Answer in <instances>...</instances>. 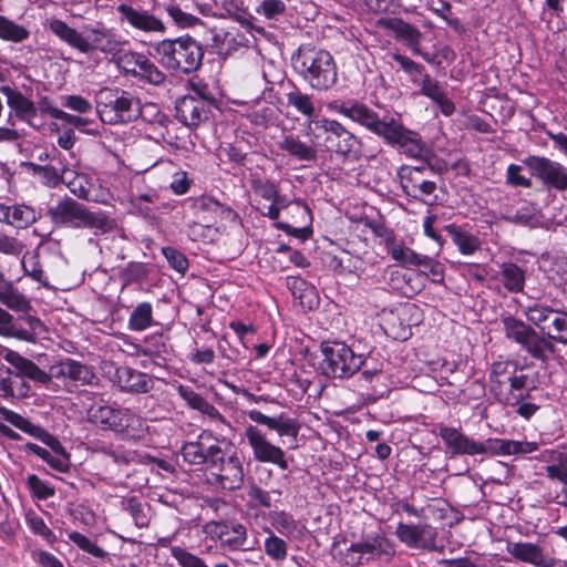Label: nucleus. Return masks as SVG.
Wrapping results in <instances>:
<instances>
[{
  "instance_id": "17",
  "label": "nucleus",
  "mask_w": 567,
  "mask_h": 567,
  "mask_svg": "<svg viewBox=\"0 0 567 567\" xmlns=\"http://www.w3.org/2000/svg\"><path fill=\"white\" fill-rule=\"evenodd\" d=\"M245 436L252 450V455L256 461L275 464L280 470L288 468V462L285 457V452L282 449L270 443L267 440L266 434L262 433L257 426L248 425L245 430Z\"/></svg>"
},
{
  "instance_id": "57",
  "label": "nucleus",
  "mask_w": 567,
  "mask_h": 567,
  "mask_svg": "<svg viewBox=\"0 0 567 567\" xmlns=\"http://www.w3.org/2000/svg\"><path fill=\"white\" fill-rule=\"evenodd\" d=\"M270 519L275 528L284 535H292L297 530V522L293 517L284 512H272L270 514Z\"/></svg>"
},
{
  "instance_id": "35",
  "label": "nucleus",
  "mask_w": 567,
  "mask_h": 567,
  "mask_svg": "<svg viewBox=\"0 0 567 567\" xmlns=\"http://www.w3.org/2000/svg\"><path fill=\"white\" fill-rule=\"evenodd\" d=\"M0 92L7 96L8 105L16 111L18 117L31 120L37 116L34 103L25 97L21 92L10 86H1Z\"/></svg>"
},
{
  "instance_id": "16",
  "label": "nucleus",
  "mask_w": 567,
  "mask_h": 567,
  "mask_svg": "<svg viewBox=\"0 0 567 567\" xmlns=\"http://www.w3.org/2000/svg\"><path fill=\"white\" fill-rule=\"evenodd\" d=\"M212 439V433L204 431L197 441L185 443L181 451L183 460L190 465H206L207 468L210 464H216L220 460V447L224 443L217 440L210 443Z\"/></svg>"
},
{
  "instance_id": "32",
  "label": "nucleus",
  "mask_w": 567,
  "mask_h": 567,
  "mask_svg": "<svg viewBox=\"0 0 567 567\" xmlns=\"http://www.w3.org/2000/svg\"><path fill=\"white\" fill-rule=\"evenodd\" d=\"M0 303L16 312H28L32 308L27 296L7 279L0 282Z\"/></svg>"
},
{
  "instance_id": "55",
  "label": "nucleus",
  "mask_w": 567,
  "mask_h": 567,
  "mask_svg": "<svg viewBox=\"0 0 567 567\" xmlns=\"http://www.w3.org/2000/svg\"><path fill=\"white\" fill-rule=\"evenodd\" d=\"M137 79L146 81L153 85H161L165 82L166 75L145 56Z\"/></svg>"
},
{
  "instance_id": "15",
  "label": "nucleus",
  "mask_w": 567,
  "mask_h": 567,
  "mask_svg": "<svg viewBox=\"0 0 567 567\" xmlns=\"http://www.w3.org/2000/svg\"><path fill=\"white\" fill-rule=\"evenodd\" d=\"M86 417L90 423L102 430L123 432L132 424L134 414L128 409H116L97 402L87 409Z\"/></svg>"
},
{
  "instance_id": "7",
  "label": "nucleus",
  "mask_w": 567,
  "mask_h": 567,
  "mask_svg": "<svg viewBox=\"0 0 567 567\" xmlns=\"http://www.w3.org/2000/svg\"><path fill=\"white\" fill-rule=\"evenodd\" d=\"M502 324L505 337L519 344L533 359L545 363L554 354V343L533 326L514 316L503 317Z\"/></svg>"
},
{
  "instance_id": "9",
  "label": "nucleus",
  "mask_w": 567,
  "mask_h": 567,
  "mask_svg": "<svg viewBox=\"0 0 567 567\" xmlns=\"http://www.w3.org/2000/svg\"><path fill=\"white\" fill-rule=\"evenodd\" d=\"M308 135L312 142H318L324 134V144L328 151L340 155H349L358 148L359 138L340 122L330 118H316L307 124Z\"/></svg>"
},
{
  "instance_id": "49",
  "label": "nucleus",
  "mask_w": 567,
  "mask_h": 567,
  "mask_svg": "<svg viewBox=\"0 0 567 567\" xmlns=\"http://www.w3.org/2000/svg\"><path fill=\"white\" fill-rule=\"evenodd\" d=\"M137 355L162 358L166 351L165 338L162 333H155L145 339L144 344L134 346Z\"/></svg>"
},
{
  "instance_id": "41",
  "label": "nucleus",
  "mask_w": 567,
  "mask_h": 567,
  "mask_svg": "<svg viewBox=\"0 0 567 567\" xmlns=\"http://www.w3.org/2000/svg\"><path fill=\"white\" fill-rule=\"evenodd\" d=\"M278 145L280 150L299 161H313L317 157V151L313 147L292 135L285 136Z\"/></svg>"
},
{
  "instance_id": "64",
  "label": "nucleus",
  "mask_w": 567,
  "mask_h": 567,
  "mask_svg": "<svg viewBox=\"0 0 567 567\" xmlns=\"http://www.w3.org/2000/svg\"><path fill=\"white\" fill-rule=\"evenodd\" d=\"M548 477L567 485V454L561 453L557 460L546 467Z\"/></svg>"
},
{
  "instance_id": "31",
  "label": "nucleus",
  "mask_w": 567,
  "mask_h": 567,
  "mask_svg": "<svg viewBox=\"0 0 567 567\" xmlns=\"http://www.w3.org/2000/svg\"><path fill=\"white\" fill-rule=\"evenodd\" d=\"M384 245L391 257L403 267H419L424 257V255L417 254L413 249L404 246L402 241H398L392 231H386Z\"/></svg>"
},
{
  "instance_id": "26",
  "label": "nucleus",
  "mask_w": 567,
  "mask_h": 567,
  "mask_svg": "<svg viewBox=\"0 0 567 567\" xmlns=\"http://www.w3.org/2000/svg\"><path fill=\"white\" fill-rule=\"evenodd\" d=\"M247 415L252 422L276 431L279 436H291L296 439L298 435V422L293 419L285 416L284 414H280L276 417H270L258 410H251L247 413Z\"/></svg>"
},
{
  "instance_id": "8",
  "label": "nucleus",
  "mask_w": 567,
  "mask_h": 567,
  "mask_svg": "<svg viewBox=\"0 0 567 567\" xmlns=\"http://www.w3.org/2000/svg\"><path fill=\"white\" fill-rule=\"evenodd\" d=\"M319 368L328 378L344 379L352 377L364 364V357L343 342L323 341L320 344Z\"/></svg>"
},
{
  "instance_id": "1",
  "label": "nucleus",
  "mask_w": 567,
  "mask_h": 567,
  "mask_svg": "<svg viewBox=\"0 0 567 567\" xmlns=\"http://www.w3.org/2000/svg\"><path fill=\"white\" fill-rule=\"evenodd\" d=\"M2 358L17 370L16 374L18 377H27L41 384H49L52 379H58L64 385L80 386L94 384L97 380L90 367L69 358L52 364L49 372L43 371L33 361L8 348L3 349Z\"/></svg>"
},
{
  "instance_id": "11",
  "label": "nucleus",
  "mask_w": 567,
  "mask_h": 567,
  "mask_svg": "<svg viewBox=\"0 0 567 567\" xmlns=\"http://www.w3.org/2000/svg\"><path fill=\"white\" fill-rule=\"evenodd\" d=\"M523 163L547 189L567 190V167L561 163L536 155L525 157Z\"/></svg>"
},
{
  "instance_id": "25",
  "label": "nucleus",
  "mask_w": 567,
  "mask_h": 567,
  "mask_svg": "<svg viewBox=\"0 0 567 567\" xmlns=\"http://www.w3.org/2000/svg\"><path fill=\"white\" fill-rule=\"evenodd\" d=\"M378 24L395 34V38L409 45L414 54H421L420 42L422 33L412 24L399 18H383Z\"/></svg>"
},
{
  "instance_id": "14",
  "label": "nucleus",
  "mask_w": 567,
  "mask_h": 567,
  "mask_svg": "<svg viewBox=\"0 0 567 567\" xmlns=\"http://www.w3.org/2000/svg\"><path fill=\"white\" fill-rule=\"evenodd\" d=\"M394 549L388 539L381 536L367 538L360 543L352 544L343 554L347 565L360 566L372 560L390 557Z\"/></svg>"
},
{
  "instance_id": "43",
  "label": "nucleus",
  "mask_w": 567,
  "mask_h": 567,
  "mask_svg": "<svg viewBox=\"0 0 567 567\" xmlns=\"http://www.w3.org/2000/svg\"><path fill=\"white\" fill-rule=\"evenodd\" d=\"M69 190L80 199H89L91 182L84 174H79L68 168H64V181Z\"/></svg>"
},
{
  "instance_id": "20",
  "label": "nucleus",
  "mask_w": 567,
  "mask_h": 567,
  "mask_svg": "<svg viewBox=\"0 0 567 567\" xmlns=\"http://www.w3.org/2000/svg\"><path fill=\"white\" fill-rule=\"evenodd\" d=\"M395 535L411 548L434 549L436 547V530L427 524L410 525L400 523Z\"/></svg>"
},
{
  "instance_id": "30",
  "label": "nucleus",
  "mask_w": 567,
  "mask_h": 567,
  "mask_svg": "<svg viewBox=\"0 0 567 567\" xmlns=\"http://www.w3.org/2000/svg\"><path fill=\"white\" fill-rule=\"evenodd\" d=\"M87 40L91 43V51L100 50L105 53H116L122 48L120 37L111 29L101 24L87 28Z\"/></svg>"
},
{
  "instance_id": "45",
  "label": "nucleus",
  "mask_w": 567,
  "mask_h": 567,
  "mask_svg": "<svg viewBox=\"0 0 567 567\" xmlns=\"http://www.w3.org/2000/svg\"><path fill=\"white\" fill-rule=\"evenodd\" d=\"M153 324V307L150 302L138 303L128 319V328L132 331H144Z\"/></svg>"
},
{
  "instance_id": "2",
  "label": "nucleus",
  "mask_w": 567,
  "mask_h": 567,
  "mask_svg": "<svg viewBox=\"0 0 567 567\" xmlns=\"http://www.w3.org/2000/svg\"><path fill=\"white\" fill-rule=\"evenodd\" d=\"M296 72L317 91H328L338 81V68L331 53L315 47L300 48L292 56Z\"/></svg>"
},
{
  "instance_id": "42",
  "label": "nucleus",
  "mask_w": 567,
  "mask_h": 567,
  "mask_svg": "<svg viewBox=\"0 0 567 567\" xmlns=\"http://www.w3.org/2000/svg\"><path fill=\"white\" fill-rule=\"evenodd\" d=\"M445 230L463 255H472L480 249V240L475 236L463 231L458 226L450 224L445 226Z\"/></svg>"
},
{
  "instance_id": "59",
  "label": "nucleus",
  "mask_w": 567,
  "mask_h": 567,
  "mask_svg": "<svg viewBox=\"0 0 567 567\" xmlns=\"http://www.w3.org/2000/svg\"><path fill=\"white\" fill-rule=\"evenodd\" d=\"M417 84L421 86V94L431 99L433 102L442 99V95L445 94L440 83L429 74L422 73V75L419 78Z\"/></svg>"
},
{
  "instance_id": "24",
  "label": "nucleus",
  "mask_w": 567,
  "mask_h": 567,
  "mask_svg": "<svg viewBox=\"0 0 567 567\" xmlns=\"http://www.w3.org/2000/svg\"><path fill=\"white\" fill-rule=\"evenodd\" d=\"M114 382L123 392L146 393L153 388L152 378L130 367H120L114 374Z\"/></svg>"
},
{
  "instance_id": "22",
  "label": "nucleus",
  "mask_w": 567,
  "mask_h": 567,
  "mask_svg": "<svg viewBox=\"0 0 567 567\" xmlns=\"http://www.w3.org/2000/svg\"><path fill=\"white\" fill-rule=\"evenodd\" d=\"M347 117L364 126L367 130L380 137H383L390 125V117L385 116L380 118L377 112L354 99H351Z\"/></svg>"
},
{
  "instance_id": "29",
  "label": "nucleus",
  "mask_w": 567,
  "mask_h": 567,
  "mask_svg": "<svg viewBox=\"0 0 567 567\" xmlns=\"http://www.w3.org/2000/svg\"><path fill=\"white\" fill-rule=\"evenodd\" d=\"M48 25L54 35H56L61 41L68 43L70 47L79 50L82 53L91 52L90 41L75 29L66 24L64 21L59 19H50L48 21Z\"/></svg>"
},
{
  "instance_id": "39",
  "label": "nucleus",
  "mask_w": 567,
  "mask_h": 567,
  "mask_svg": "<svg viewBox=\"0 0 567 567\" xmlns=\"http://www.w3.org/2000/svg\"><path fill=\"white\" fill-rule=\"evenodd\" d=\"M13 321V316L0 306V336L34 343L35 336L23 328L17 327Z\"/></svg>"
},
{
  "instance_id": "47",
  "label": "nucleus",
  "mask_w": 567,
  "mask_h": 567,
  "mask_svg": "<svg viewBox=\"0 0 567 567\" xmlns=\"http://www.w3.org/2000/svg\"><path fill=\"white\" fill-rule=\"evenodd\" d=\"M549 332L543 333L550 342L553 340L567 344V312L561 310H555L549 317Z\"/></svg>"
},
{
  "instance_id": "53",
  "label": "nucleus",
  "mask_w": 567,
  "mask_h": 567,
  "mask_svg": "<svg viewBox=\"0 0 567 567\" xmlns=\"http://www.w3.org/2000/svg\"><path fill=\"white\" fill-rule=\"evenodd\" d=\"M21 264L25 276H29L33 280L40 282L43 287H50L45 272L42 269L37 255L24 256Z\"/></svg>"
},
{
  "instance_id": "10",
  "label": "nucleus",
  "mask_w": 567,
  "mask_h": 567,
  "mask_svg": "<svg viewBox=\"0 0 567 567\" xmlns=\"http://www.w3.org/2000/svg\"><path fill=\"white\" fill-rule=\"evenodd\" d=\"M382 138L389 145L398 146L409 157L423 161H430L432 157L431 148L422 141L421 136L404 127L392 116H390V125Z\"/></svg>"
},
{
  "instance_id": "18",
  "label": "nucleus",
  "mask_w": 567,
  "mask_h": 567,
  "mask_svg": "<svg viewBox=\"0 0 567 567\" xmlns=\"http://www.w3.org/2000/svg\"><path fill=\"white\" fill-rule=\"evenodd\" d=\"M116 10L121 14V22H126L134 30L159 35L167 30L165 23L147 10L136 9L125 3L120 4Z\"/></svg>"
},
{
  "instance_id": "37",
  "label": "nucleus",
  "mask_w": 567,
  "mask_h": 567,
  "mask_svg": "<svg viewBox=\"0 0 567 567\" xmlns=\"http://www.w3.org/2000/svg\"><path fill=\"white\" fill-rule=\"evenodd\" d=\"M517 367V363L514 361H497L492 364L489 372L491 391L496 396L504 394L503 388L507 384V381Z\"/></svg>"
},
{
  "instance_id": "61",
  "label": "nucleus",
  "mask_w": 567,
  "mask_h": 567,
  "mask_svg": "<svg viewBox=\"0 0 567 567\" xmlns=\"http://www.w3.org/2000/svg\"><path fill=\"white\" fill-rule=\"evenodd\" d=\"M286 9V3L281 0H264L256 11L266 19L272 20L282 16Z\"/></svg>"
},
{
  "instance_id": "51",
  "label": "nucleus",
  "mask_w": 567,
  "mask_h": 567,
  "mask_svg": "<svg viewBox=\"0 0 567 567\" xmlns=\"http://www.w3.org/2000/svg\"><path fill=\"white\" fill-rule=\"evenodd\" d=\"M172 557L177 560L182 567H208L206 563L198 556L181 548L172 547ZM213 567H230L226 561L216 563Z\"/></svg>"
},
{
  "instance_id": "19",
  "label": "nucleus",
  "mask_w": 567,
  "mask_h": 567,
  "mask_svg": "<svg viewBox=\"0 0 567 567\" xmlns=\"http://www.w3.org/2000/svg\"><path fill=\"white\" fill-rule=\"evenodd\" d=\"M0 415L17 429L24 433L39 439L45 445H48L55 454L66 453L60 441L43 427L31 423L28 419L22 415L4 408L0 406Z\"/></svg>"
},
{
  "instance_id": "23",
  "label": "nucleus",
  "mask_w": 567,
  "mask_h": 567,
  "mask_svg": "<svg viewBox=\"0 0 567 567\" xmlns=\"http://www.w3.org/2000/svg\"><path fill=\"white\" fill-rule=\"evenodd\" d=\"M424 166H402L399 171L401 186L408 196L419 198L420 195L430 196L436 189L435 182L421 178Z\"/></svg>"
},
{
  "instance_id": "63",
  "label": "nucleus",
  "mask_w": 567,
  "mask_h": 567,
  "mask_svg": "<svg viewBox=\"0 0 567 567\" xmlns=\"http://www.w3.org/2000/svg\"><path fill=\"white\" fill-rule=\"evenodd\" d=\"M162 252L169 266L176 271L184 274L188 269V260L184 254L173 247L162 248Z\"/></svg>"
},
{
  "instance_id": "34",
  "label": "nucleus",
  "mask_w": 567,
  "mask_h": 567,
  "mask_svg": "<svg viewBox=\"0 0 567 567\" xmlns=\"http://www.w3.org/2000/svg\"><path fill=\"white\" fill-rule=\"evenodd\" d=\"M501 218L514 225L536 228L540 225V210L535 204L525 202L516 212L503 213Z\"/></svg>"
},
{
  "instance_id": "62",
  "label": "nucleus",
  "mask_w": 567,
  "mask_h": 567,
  "mask_svg": "<svg viewBox=\"0 0 567 567\" xmlns=\"http://www.w3.org/2000/svg\"><path fill=\"white\" fill-rule=\"evenodd\" d=\"M146 277V270L140 262H131L120 271V279L124 286L140 281Z\"/></svg>"
},
{
  "instance_id": "48",
  "label": "nucleus",
  "mask_w": 567,
  "mask_h": 567,
  "mask_svg": "<svg viewBox=\"0 0 567 567\" xmlns=\"http://www.w3.org/2000/svg\"><path fill=\"white\" fill-rule=\"evenodd\" d=\"M30 35V31L4 16H0V39L14 43L23 42Z\"/></svg>"
},
{
  "instance_id": "27",
  "label": "nucleus",
  "mask_w": 567,
  "mask_h": 567,
  "mask_svg": "<svg viewBox=\"0 0 567 567\" xmlns=\"http://www.w3.org/2000/svg\"><path fill=\"white\" fill-rule=\"evenodd\" d=\"M508 553L515 558L538 567H551L554 559L545 555L542 547L533 543H509Z\"/></svg>"
},
{
  "instance_id": "38",
  "label": "nucleus",
  "mask_w": 567,
  "mask_h": 567,
  "mask_svg": "<svg viewBox=\"0 0 567 567\" xmlns=\"http://www.w3.org/2000/svg\"><path fill=\"white\" fill-rule=\"evenodd\" d=\"M507 384L509 385L508 392L498 396L499 400H504L509 405L518 404L524 399L523 391L529 386V377L525 373L524 368L517 367Z\"/></svg>"
},
{
  "instance_id": "58",
  "label": "nucleus",
  "mask_w": 567,
  "mask_h": 567,
  "mask_svg": "<svg viewBox=\"0 0 567 567\" xmlns=\"http://www.w3.org/2000/svg\"><path fill=\"white\" fill-rule=\"evenodd\" d=\"M265 553L275 560H284L287 557V544L270 532L265 540Z\"/></svg>"
},
{
  "instance_id": "40",
  "label": "nucleus",
  "mask_w": 567,
  "mask_h": 567,
  "mask_svg": "<svg viewBox=\"0 0 567 567\" xmlns=\"http://www.w3.org/2000/svg\"><path fill=\"white\" fill-rule=\"evenodd\" d=\"M555 310L556 309L544 303L534 302L524 309V313L527 320L539 330L538 332L550 333L549 317L554 313Z\"/></svg>"
},
{
  "instance_id": "56",
  "label": "nucleus",
  "mask_w": 567,
  "mask_h": 567,
  "mask_svg": "<svg viewBox=\"0 0 567 567\" xmlns=\"http://www.w3.org/2000/svg\"><path fill=\"white\" fill-rule=\"evenodd\" d=\"M69 539L72 543H74L79 548L91 554L96 558H104L107 555V553L103 548L99 547L94 542H92L90 538H87L85 535L79 532L69 533Z\"/></svg>"
},
{
  "instance_id": "52",
  "label": "nucleus",
  "mask_w": 567,
  "mask_h": 567,
  "mask_svg": "<svg viewBox=\"0 0 567 567\" xmlns=\"http://www.w3.org/2000/svg\"><path fill=\"white\" fill-rule=\"evenodd\" d=\"M287 287L292 292V295L300 299L303 302V299H308L309 308L312 307V303L316 301V290L315 287L309 286L303 279L300 277H289L287 278Z\"/></svg>"
},
{
  "instance_id": "36",
  "label": "nucleus",
  "mask_w": 567,
  "mask_h": 567,
  "mask_svg": "<svg viewBox=\"0 0 567 567\" xmlns=\"http://www.w3.org/2000/svg\"><path fill=\"white\" fill-rule=\"evenodd\" d=\"M526 274L515 262H503L499 270V281L503 287L511 293H519L524 291Z\"/></svg>"
},
{
  "instance_id": "28",
  "label": "nucleus",
  "mask_w": 567,
  "mask_h": 567,
  "mask_svg": "<svg viewBox=\"0 0 567 567\" xmlns=\"http://www.w3.org/2000/svg\"><path fill=\"white\" fill-rule=\"evenodd\" d=\"M38 219L35 210L25 205H6L0 203V223L16 228H27Z\"/></svg>"
},
{
  "instance_id": "46",
  "label": "nucleus",
  "mask_w": 567,
  "mask_h": 567,
  "mask_svg": "<svg viewBox=\"0 0 567 567\" xmlns=\"http://www.w3.org/2000/svg\"><path fill=\"white\" fill-rule=\"evenodd\" d=\"M24 165L48 187H55L64 181V168L60 172L52 165H39L34 163H25Z\"/></svg>"
},
{
  "instance_id": "44",
  "label": "nucleus",
  "mask_w": 567,
  "mask_h": 567,
  "mask_svg": "<svg viewBox=\"0 0 567 567\" xmlns=\"http://www.w3.org/2000/svg\"><path fill=\"white\" fill-rule=\"evenodd\" d=\"M287 104L293 107L298 113L308 118V123L313 120L316 112L313 100L310 95L295 89L287 93Z\"/></svg>"
},
{
  "instance_id": "4",
  "label": "nucleus",
  "mask_w": 567,
  "mask_h": 567,
  "mask_svg": "<svg viewBox=\"0 0 567 567\" xmlns=\"http://www.w3.org/2000/svg\"><path fill=\"white\" fill-rule=\"evenodd\" d=\"M52 223L59 227L89 228L95 235L107 234L113 230L115 223L104 212H92L83 204L65 197L48 209Z\"/></svg>"
},
{
  "instance_id": "13",
  "label": "nucleus",
  "mask_w": 567,
  "mask_h": 567,
  "mask_svg": "<svg viewBox=\"0 0 567 567\" xmlns=\"http://www.w3.org/2000/svg\"><path fill=\"white\" fill-rule=\"evenodd\" d=\"M197 95H185L176 102V117L187 127H197L208 118L215 99L210 93L196 91Z\"/></svg>"
},
{
  "instance_id": "50",
  "label": "nucleus",
  "mask_w": 567,
  "mask_h": 567,
  "mask_svg": "<svg viewBox=\"0 0 567 567\" xmlns=\"http://www.w3.org/2000/svg\"><path fill=\"white\" fill-rule=\"evenodd\" d=\"M163 9L179 28H190L200 23V19L198 17L183 11L179 6L174 2L169 1L164 3Z\"/></svg>"
},
{
  "instance_id": "5",
  "label": "nucleus",
  "mask_w": 567,
  "mask_h": 567,
  "mask_svg": "<svg viewBox=\"0 0 567 567\" xmlns=\"http://www.w3.org/2000/svg\"><path fill=\"white\" fill-rule=\"evenodd\" d=\"M153 50L162 66L185 74L196 71L204 56L199 42L188 35L158 41L153 45Z\"/></svg>"
},
{
  "instance_id": "6",
  "label": "nucleus",
  "mask_w": 567,
  "mask_h": 567,
  "mask_svg": "<svg viewBox=\"0 0 567 567\" xmlns=\"http://www.w3.org/2000/svg\"><path fill=\"white\" fill-rule=\"evenodd\" d=\"M96 113L106 124H127L142 115L141 100L132 92L103 87L95 96Z\"/></svg>"
},
{
  "instance_id": "54",
  "label": "nucleus",
  "mask_w": 567,
  "mask_h": 567,
  "mask_svg": "<svg viewBox=\"0 0 567 567\" xmlns=\"http://www.w3.org/2000/svg\"><path fill=\"white\" fill-rule=\"evenodd\" d=\"M145 55L137 52H125L118 58V65L125 74L138 76Z\"/></svg>"
},
{
  "instance_id": "60",
  "label": "nucleus",
  "mask_w": 567,
  "mask_h": 567,
  "mask_svg": "<svg viewBox=\"0 0 567 567\" xmlns=\"http://www.w3.org/2000/svg\"><path fill=\"white\" fill-rule=\"evenodd\" d=\"M27 485L31 493L39 499H48L55 493L53 487H51L35 474H30L27 477Z\"/></svg>"
},
{
  "instance_id": "21",
  "label": "nucleus",
  "mask_w": 567,
  "mask_h": 567,
  "mask_svg": "<svg viewBox=\"0 0 567 567\" xmlns=\"http://www.w3.org/2000/svg\"><path fill=\"white\" fill-rule=\"evenodd\" d=\"M194 215L196 220L193 223L192 229H202L203 227H212L219 218L230 215L233 210L220 204L210 196H202L194 202Z\"/></svg>"
},
{
  "instance_id": "33",
  "label": "nucleus",
  "mask_w": 567,
  "mask_h": 567,
  "mask_svg": "<svg viewBox=\"0 0 567 567\" xmlns=\"http://www.w3.org/2000/svg\"><path fill=\"white\" fill-rule=\"evenodd\" d=\"M221 545L231 550H247V529L243 524L229 523L217 526Z\"/></svg>"
},
{
  "instance_id": "12",
  "label": "nucleus",
  "mask_w": 567,
  "mask_h": 567,
  "mask_svg": "<svg viewBox=\"0 0 567 567\" xmlns=\"http://www.w3.org/2000/svg\"><path fill=\"white\" fill-rule=\"evenodd\" d=\"M220 447V460L216 464H210L209 470L215 475L217 483L221 488L234 491L244 483L243 465L238 456L230 452L231 443L223 441Z\"/></svg>"
},
{
  "instance_id": "3",
  "label": "nucleus",
  "mask_w": 567,
  "mask_h": 567,
  "mask_svg": "<svg viewBox=\"0 0 567 567\" xmlns=\"http://www.w3.org/2000/svg\"><path fill=\"white\" fill-rule=\"evenodd\" d=\"M440 436L453 454L475 455L491 451L496 454L511 455L528 454L538 450L536 442L509 440H488L486 443L476 442L461 431L449 426L440 429Z\"/></svg>"
}]
</instances>
